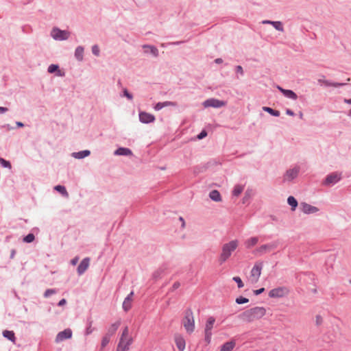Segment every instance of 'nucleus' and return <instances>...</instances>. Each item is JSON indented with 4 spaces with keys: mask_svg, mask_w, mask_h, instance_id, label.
Segmentation results:
<instances>
[{
    "mask_svg": "<svg viewBox=\"0 0 351 351\" xmlns=\"http://www.w3.org/2000/svg\"><path fill=\"white\" fill-rule=\"evenodd\" d=\"M274 21H269V20H265V21H263V24H270L272 25V23H274Z\"/></svg>",
    "mask_w": 351,
    "mask_h": 351,
    "instance_id": "64",
    "label": "nucleus"
},
{
    "mask_svg": "<svg viewBox=\"0 0 351 351\" xmlns=\"http://www.w3.org/2000/svg\"><path fill=\"white\" fill-rule=\"evenodd\" d=\"M263 268V264L256 263L251 270V278L252 281L256 282L258 280V278L261 274V270Z\"/></svg>",
    "mask_w": 351,
    "mask_h": 351,
    "instance_id": "12",
    "label": "nucleus"
},
{
    "mask_svg": "<svg viewBox=\"0 0 351 351\" xmlns=\"http://www.w3.org/2000/svg\"><path fill=\"white\" fill-rule=\"evenodd\" d=\"M302 211L306 215L316 213L319 211V208L316 206H312L306 202H302L300 204Z\"/></svg>",
    "mask_w": 351,
    "mask_h": 351,
    "instance_id": "14",
    "label": "nucleus"
},
{
    "mask_svg": "<svg viewBox=\"0 0 351 351\" xmlns=\"http://www.w3.org/2000/svg\"><path fill=\"white\" fill-rule=\"evenodd\" d=\"M133 343V339L129 335V329L125 326L122 331V334L119 339L117 351H128L130 345Z\"/></svg>",
    "mask_w": 351,
    "mask_h": 351,
    "instance_id": "3",
    "label": "nucleus"
},
{
    "mask_svg": "<svg viewBox=\"0 0 351 351\" xmlns=\"http://www.w3.org/2000/svg\"><path fill=\"white\" fill-rule=\"evenodd\" d=\"M235 302L238 304H242L248 302L249 300L243 296H240L236 298Z\"/></svg>",
    "mask_w": 351,
    "mask_h": 351,
    "instance_id": "41",
    "label": "nucleus"
},
{
    "mask_svg": "<svg viewBox=\"0 0 351 351\" xmlns=\"http://www.w3.org/2000/svg\"><path fill=\"white\" fill-rule=\"evenodd\" d=\"M57 293V290L55 289H47L44 294H43V296L45 298H49V296H51V295L53 294H56Z\"/></svg>",
    "mask_w": 351,
    "mask_h": 351,
    "instance_id": "38",
    "label": "nucleus"
},
{
    "mask_svg": "<svg viewBox=\"0 0 351 351\" xmlns=\"http://www.w3.org/2000/svg\"><path fill=\"white\" fill-rule=\"evenodd\" d=\"M1 128L6 129L7 130H13L14 128L12 127L10 124H4L1 126Z\"/></svg>",
    "mask_w": 351,
    "mask_h": 351,
    "instance_id": "53",
    "label": "nucleus"
},
{
    "mask_svg": "<svg viewBox=\"0 0 351 351\" xmlns=\"http://www.w3.org/2000/svg\"><path fill=\"white\" fill-rule=\"evenodd\" d=\"M64 75H65L64 72L60 71L59 69L57 70V71H56L57 76L63 77V76H64Z\"/></svg>",
    "mask_w": 351,
    "mask_h": 351,
    "instance_id": "56",
    "label": "nucleus"
},
{
    "mask_svg": "<svg viewBox=\"0 0 351 351\" xmlns=\"http://www.w3.org/2000/svg\"><path fill=\"white\" fill-rule=\"evenodd\" d=\"M15 254H16V250L12 249L11 250V253H10V258H12V259L14 258Z\"/></svg>",
    "mask_w": 351,
    "mask_h": 351,
    "instance_id": "60",
    "label": "nucleus"
},
{
    "mask_svg": "<svg viewBox=\"0 0 351 351\" xmlns=\"http://www.w3.org/2000/svg\"><path fill=\"white\" fill-rule=\"evenodd\" d=\"M120 325H121V320H118L116 322L112 324L111 326L108 329L106 335H108L110 337L114 335L115 334V332H117V329L119 328V327L120 326Z\"/></svg>",
    "mask_w": 351,
    "mask_h": 351,
    "instance_id": "25",
    "label": "nucleus"
},
{
    "mask_svg": "<svg viewBox=\"0 0 351 351\" xmlns=\"http://www.w3.org/2000/svg\"><path fill=\"white\" fill-rule=\"evenodd\" d=\"M143 48L145 49V53H150L154 57H158L159 55L158 49L154 45H144Z\"/></svg>",
    "mask_w": 351,
    "mask_h": 351,
    "instance_id": "21",
    "label": "nucleus"
},
{
    "mask_svg": "<svg viewBox=\"0 0 351 351\" xmlns=\"http://www.w3.org/2000/svg\"><path fill=\"white\" fill-rule=\"evenodd\" d=\"M110 336L108 335H105L102 339H101V349L104 348L108 344V343L110 342Z\"/></svg>",
    "mask_w": 351,
    "mask_h": 351,
    "instance_id": "34",
    "label": "nucleus"
},
{
    "mask_svg": "<svg viewBox=\"0 0 351 351\" xmlns=\"http://www.w3.org/2000/svg\"><path fill=\"white\" fill-rule=\"evenodd\" d=\"M84 47L82 46H77L74 52V56L75 59L79 61L82 62L84 60Z\"/></svg>",
    "mask_w": 351,
    "mask_h": 351,
    "instance_id": "22",
    "label": "nucleus"
},
{
    "mask_svg": "<svg viewBox=\"0 0 351 351\" xmlns=\"http://www.w3.org/2000/svg\"><path fill=\"white\" fill-rule=\"evenodd\" d=\"M287 293L285 287H278L270 290L269 296L272 298H282Z\"/></svg>",
    "mask_w": 351,
    "mask_h": 351,
    "instance_id": "13",
    "label": "nucleus"
},
{
    "mask_svg": "<svg viewBox=\"0 0 351 351\" xmlns=\"http://www.w3.org/2000/svg\"><path fill=\"white\" fill-rule=\"evenodd\" d=\"M93 328H92V322H90L88 323V326L86 328L85 335H89L90 334H91L93 332Z\"/></svg>",
    "mask_w": 351,
    "mask_h": 351,
    "instance_id": "44",
    "label": "nucleus"
},
{
    "mask_svg": "<svg viewBox=\"0 0 351 351\" xmlns=\"http://www.w3.org/2000/svg\"><path fill=\"white\" fill-rule=\"evenodd\" d=\"M278 245V241H273L267 244H264L257 247L254 252V254L258 256L264 255L265 254L276 249Z\"/></svg>",
    "mask_w": 351,
    "mask_h": 351,
    "instance_id": "6",
    "label": "nucleus"
},
{
    "mask_svg": "<svg viewBox=\"0 0 351 351\" xmlns=\"http://www.w3.org/2000/svg\"><path fill=\"white\" fill-rule=\"evenodd\" d=\"M3 336L8 339V340L11 341L12 342H14L15 341V339H16V337H15V335H14V332L12 330H4L3 332Z\"/></svg>",
    "mask_w": 351,
    "mask_h": 351,
    "instance_id": "30",
    "label": "nucleus"
},
{
    "mask_svg": "<svg viewBox=\"0 0 351 351\" xmlns=\"http://www.w3.org/2000/svg\"><path fill=\"white\" fill-rule=\"evenodd\" d=\"M138 116L139 121L143 123H150L155 121V117L146 112H140Z\"/></svg>",
    "mask_w": 351,
    "mask_h": 351,
    "instance_id": "16",
    "label": "nucleus"
},
{
    "mask_svg": "<svg viewBox=\"0 0 351 351\" xmlns=\"http://www.w3.org/2000/svg\"><path fill=\"white\" fill-rule=\"evenodd\" d=\"M232 280L237 284L239 288L243 287L244 285L240 277L234 276L233 277Z\"/></svg>",
    "mask_w": 351,
    "mask_h": 351,
    "instance_id": "42",
    "label": "nucleus"
},
{
    "mask_svg": "<svg viewBox=\"0 0 351 351\" xmlns=\"http://www.w3.org/2000/svg\"><path fill=\"white\" fill-rule=\"evenodd\" d=\"M54 189L60 193L64 196L67 197L69 195L65 186L62 185H57L54 187Z\"/></svg>",
    "mask_w": 351,
    "mask_h": 351,
    "instance_id": "33",
    "label": "nucleus"
},
{
    "mask_svg": "<svg viewBox=\"0 0 351 351\" xmlns=\"http://www.w3.org/2000/svg\"><path fill=\"white\" fill-rule=\"evenodd\" d=\"M162 104H163V108L167 107V106H177L176 102L169 101L162 102Z\"/></svg>",
    "mask_w": 351,
    "mask_h": 351,
    "instance_id": "48",
    "label": "nucleus"
},
{
    "mask_svg": "<svg viewBox=\"0 0 351 351\" xmlns=\"http://www.w3.org/2000/svg\"><path fill=\"white\" fill-rule=\"evenodd\" d=\"M250 197V192L247 191L245 193V197H243V202L245 200Z\"/></svg>",
    "mask_w": 351,
    "mask_h": 351,
    "instance_id": "59",
    "label": "nucleus"
},
{
    "mask_svg": "<svg viewBox=\"0 0 351 351\" xmlns=\"http://www.w3.org/2000/svg\"><path fill=\"white\" fill-rule=\"evenodd\" d=\"M207 136V132L205 130H202L198 135L197 138L198 139H202L205 138Z\"/></svg>",
    "mask_w": 351,
    "mask_h": 351,
    "instance_id": "49",
    "label": "nucleus"
},
{
    "mask_svg": "<svg viewBox=\"0 0 351 351\" xmlns=\"http://www.w3.org/2000/svg\"><path fill=\"white\" fill-rule=\"evenodd\" d=\"M244 186L241 184H236L232 190V195L238 197L243 191Z\"/></svg>",
    "mask_w": 351,
    "mask_h": 351,
    "instance_id": "31",
    "label": "nucleus"
},
{
    "mask_svg": "<svg viewBox=\"0 0 351 351\" xmlns=\"http://www.w3.org/2000/svg\"><path fill=\"white\" fill-rule=\"evenodd\" d=\"M16 125L18 128H23L24 126V124L21 121H16Z\"/></svg>",
    "mask_w": 351,
    "mask_h": 351,
    "instance_id": "62",
    "label": "nucleus"
},
{
    "mask_svg": "<svg viewBox=\"0 0 351 351\" xmlns=\"http://www.w3.org/2000/svg\"><path fill=\"white\" fill-rule=\"evenodd\" d=\"M341 178V173L335 171L326 176L325 180L322 182V184L326 186H332L339 182Z\"/></svg>",
    "mask_w": 351,
    "mask_h": 351,
    "instance_id": "8",
    "label": "nucleus"
},
{
    "mask_svg": "<svg viewBox=\"0 0 351 351\" xmlns=\"http://www.w3.org/2000/svg\"><path fill=\"white\" fill-rule=\"evenodd\" d=\"M90 263V258H84L82 259V261L80 262V265H78L77 268V274L81 276L88 269Z\"/></svg>",
    "mask_w": 351,
    "mask_h": 351,
    "instance_id": "18",
    "label": "nucleus"
},
{
    "mask_svg": "<svg viewBox=\"0 0 351 351\" xmlns=\"http://www.w3.org/2000/svg\"><path fill=\"white\" fill-rule=\"evenodd\" d=\"M215 322V318L214 317H209L205 326L204 329V333H205V337L204 340L205 341L209 344L211 341V337H212V329L213 328V325Z\"/></svg>",
    "mask_w": 351,
    "mask_h": 351,
    "instance_id": "9",
    "label": "nucleus"
},
{
    "mask_svg": "<svg viewBox=\"0 0 351 351\" xmlns=\"http://www.w3.org/2000/svg\"><path fill=\"white\" fill-rule=\"evenodd\" d=\"M72 330L70 328H66L64 330L59 332L56 337V342L60 343L66 339H71L72 337Z\"/></svg>",
    "mask_w": 351,
    "mask_h": 351,
    "instance_id": "11",
    "label": "nucleus"
},
{
    "mask_svg": "<svg viewBox=\"0 0 351 351\" xmlns=\"http://www.w3.org/2000/svg\"><path fill=\"white\" fill-rule=\"evenodd\" d=\"M184 43V41L180 40V41L171 42V43H169L168 45H181V44H182Z\"/></svg>",
    "mask_w": 351,
    "mask_h": 351,
    "instance_id": "54",
    "label": "nucleus"
},
{
    "mask_svg": "<svg viewBox=\"0 0 351 351\" xmlns=\"http://www.w3.org/2000/svg\"><path fill=\"white\" fill-rule=\"evenodd\" d=\"M59 69V66L58 64H51L48 66L47 71L49 73H53L57 71Z\"/></svg>",
    "mask_w": 351,
    "mask_h": 351,
    "instance_id": "39",
    "label": "nucleus"
},
{
    "mask_svg": "<svg viewBox=\"0 0 351 351\" xmlns=\"http://www.w3.org/2000/svg\"><path fill=\"white\" fill-rule=\"evenodd\" d=\"M162 273V269H158V270H156V271L153 274V278H154V279L160 278L161 277Z\"/></svg>",
    "mask_w": 351,
    "mask_h": 351,
    "instance_id": "46",
    "label": "nucleus"
},
{
    "mask_svg": "<svg viewBox=\"0 0 351 351\" xmlns=\"http://www.w3.org/2000/svg\"><path fill=\"white\" fill-rule=\"evenodd\" d=\"M265 291V288H261L254 291V294L256 295H260Z\"/></svg>",
    "mask_w": 351,
    "mask_h": 351,
    "instance_id": "52",
    "label": "nucleus"
},
{
    "mask_svg": "<svg viewBox=\"0 0 351 351\" xmlns=\"http://www.w3.org/2000/svg\"><path fill=\"white\" fill-rule=\"evenodd\" d=\"M162 108H163L162 102H158L154 106V109L157 111L161 110Z\"/></svg>",
    "mask_w": 351,
    "mask_h": 351,
    "instance_id": "50",
    "label": "nucleus"
},
{
    "mask_svg": "<svg viewBox=\"0 0 351 351\" xmlns=\"http://www.w3.org/2000/svg\"><path fill=\"white\" fill-rule=\"evenodd\" d=\"M286 114L287 115H289V116H294L295 115L294 112L293 110H291V109H287Z\"/></svg>",
    "mask_w": 351,
    "mask_h": 351,
    "instance_id": "57",
    "label": "nucleus"
},
{
    "mask_svg": "<svg viewBox=\"0 0 351 351\" xmlns=\"http://www.w3.org/2000/svg\"><path fill=\"white\" fill-rule=\"evenodd\" d=\"M121 96L125 97L129 100H132L133 99V95L129 93L126 88L123 90V95Z\"/></svg>",
    "mask_w": 351,
    "mask_h": 351,
    "instance_id": "43",
    "label": "nucleus"
},
{
    "mask_svg": "<svg viewBox=\"0 0 351 351\" xmlns=\"http://www.w3.org/2000/svg\"><path fill=\"white\" fill-rule=\"evenodd\" d=\"M91 51L93 55L95 56H99L100 55V49L97 45H94L91 47Z\"/></svg>",
    "mask_w": 351,
    "mask_h": 351,
    "instance_id": "40",
    "label": "nucleus"
},
{
    "mask_svg": "<svg viewBox=\"0 0 351 351\" xmlns=\"http://www.w3.org/2000/svg\"><path fill=\"white\" fill-rule=\"evenodd\" d=\"M235 345L234 341H227L221 346L220 351H232Z\"/></svg>",
    "mask_w": 351,
    "mask_h": 351,
    "instance_id": "26",
    "label": "nucleus"
},
{
    "mask_svg": "<svg viewBox=\"0 0 351 351\" xmlns=\"http://www.w3.org/2000/svg\"><path fill=\"white\" fill-rule=\"evenodd\" d=\"M66 300L64 298H63L59 301V302L58 303V306H62L66 304Z\"/></svg>",
    "mask_w": 351,
    "mask_h": 351,
    "instance_id": "55",
    "label": "nucleus"
},
{
    "mask_svg": "<svg viewBox=\"0 0 351 351\" xmlns=\"http://www.w3.org/2000/svg\"><path fill=\"white\" fill-rule=\"evenodd\" d=\"M276 88L280 93H282V95L285 97L292 99L293 101H295L298 99V97L297 94L295 92H293L292 90L285 89L280 86H277Z\"/></svg>",
    "mask_w": 351,
    "mask_h": 351,
    "instance_id": "17",
    "label": "nucleus"
},
{
    "mask_svg": "<svg viewBox=\"0 0 351 351\" xmlns=\"http://www.w3.org/2000/svg\"><path fill=\"white\" fill-rule=\"evenodd\" d=\"M77 262H78V258L77 257H75V258H73L71 260V264L73 265H76Z\"/></svg>",
    "mask_w": 351,
    "mask_h": 351,
    "instance_id": "61",
    "label": "nucleus"
},
{
    "mask_svg": "<svg viewBox=\"0 0 351 351\" xmlns=\"http://www.w3.org/2000/svg\"><path fill=\"white\" fill-rule=\"evenodd\" d=\"M35 239V236L34 234L32 233H29L27 235H26L23 239V242L25 243H32L34 241Z\"/></svg>",
    "mask_w": 351,
    "mask_h": 351,
    "instance_id": "36",
    "label": "nucleus"
},
{
    "mask_svg": "<svg viewBox=\"0 0 351 351\" xmlns=\"http://www.w3.org/2000/svg\"><path fill=\"white\" fill-rule=\"evenodd\" d=\"M258 242V238L257 237H253L247 239L244 244L247 249H250L256 245Z\"/></svg>",
    "mask_w": 351,
    "mask_h": 351,
    "instance_id": "27",
    "label": "nucleus"
},
{
    "mask_svg": "<svg viewBox=\"0 0 351 351\" xmlns=\"http://www.w3.org/2000/svg\"><path fill=\"white\" fill-rule=\"evenodd\" d=\"M8 111V108L6 107H0V114L5 113Z\"/></svg>",
    "mask_w": 351,
    "mask_h": 351,
    "instance_id": "58",
    "label": "nucleus"
},
{
    "mask_svg": "<svg viewBox=\"0 0 351 351\" xmlns=\"http://www.w3.org/2000/svg\"><path fill=\"white\" fill-rule=\"evenodd\" d=\"M50 36L55 40L63 41L69 38L71 33L67 30H62L57 27H54L50 32Z\"/></svg>",
    "mask_w": 351,
    "mask_h": 351,
    "instance_id": "5",
    "label": "nucleus"
},
{
    "mask_svg": "<svg viewBox=\"0 0 351 351\" xmlns=\"http://www.w3.org/2000/svg\"><path fill=\"white\" fill-rule=\"evenodd\" d=\"M226 105V102L215 98H210L205 100L203 102V106L205 108L213 107L219 108Z\"/></svg>",
    "mask_w": 351,
    "mask_h": 351,
    "instance_id": "10",
    "label": "nucleus"
},
{
    "mask_svg": "<svg viewBox=\"0 0 351 351\" xmlns=\"http://www.w3.org/2000/svg\"><path fill=\"white\" fill-rule=\"evenodd\" d=\"M182 324L189 334L192 333L195 330V320L191 308L184 312V317L182 319Z\"/></svg>",
    "mask_w": 351,
    "mask_h": 351,
    "instance_id": "4",
    "label": "nucleus"
},
{
    "mask_svg": "<svg viewBox=\"0 0 351 351\" xmlns=\"http://www.w3.org/2000/svg\"><path fill=\"white\" fill-rule=\"evenodd\" d=\"M266 313V309L262 306H256L243 311L238 317L245 322H252L262 318Z\"/></svg>",
    "mask_w": 351,
    "mask_h": 351,
    "instance_id": "1",
    "label": "nucleus"
},
{
    "mask_svg": "<svg viewBox=\"0 0 351 351\" xmlns=\"http://www.w3.org/2000/svg\"><path fill=\"white\" fill-rule=\"evenodd\" d=\"M0 165L4 168H8L9 169L12 168L10 162L5 160L3 158H0Z\"/></svg>",
    "mask_w": 351,
    "mask_h": 351,
    "instance_id": "37",
    "label": "nucleus"
},
{
    "mask_svg": "<svg viewBox=\"0 0 351 351\" xmlns=\"http://www.w3.org/2000/svg\"><path fill=\"white\" fill-rule=\"evenodd\" d=\"M239 241L237 239L232 240L222 245L221 252L219 257V263L220 265L224 263L232 255V253L237 248Z\"/></svg>",
    "mask_w": 351,
    "mask_h": 351,
    "instance_id": "2",
    "label": "nucleus"
},
{
    "mask_svg": "<svg viewBox=\"0 0 351 351\" xmlns=\"http://www.w3.org/2000/svg\"><path fill=\"white\" fill-rule=\"evenodd\" d=\"M235 71L237 74H239L241 76H243L244 75L243 67L240 65L235 66Z\"/></svg>",
    "mask_w": 351,
    "mask_h": 351,
    "instance_id": "45",
    "label": "nucleus"
},
{
    "mask_svg": "<svg viewBox=\"0 0 351 351\" xmlns=\"http://www.w3.org/2000/svg\"><path fill=\"white\" fill-rule=\"evenodd\" d=\"M114 154L116 156H131L132 155V152L127 147H119L114 151Z\"/></svg>",
    "mask_w": 351,
    "mask_h": 351,
    "instance_id": "23",
    "label": "nucleus"
},
{
    "mask_svg": "<svg viewBox=\"0 0 351 351\" xmlns=\"http://www.w3.org/2000/svg\"><path fill=\"white\" fill-rule=\"evenodd\" d=\"M263 111L267 112L269 114H270L271 115L274 116V117H279L280 114V111L274 110L270 107L265 106L263 108Z\"/></svg>",
    "mask_w": 351,
    "mask_h": 351,
    "instance_id": "32",
    "label": "nucleus"
},
{
    "mask_svg": "<svg viewBox=\"0 0 351 351\" xmlns=\"http://www.w3.org/2000/svg\"><path fill=\"white\" fill-rule=\"evenodd\" d=\"M133 295H134V292L132 291L124 299V301L122 304V307H123V309L124 310V311H125V312L128 311L132 307V300Z\"/></svg>",
    "mask_w": 351,
    "mask_h": 351,
    "instance_id": "20",
    "label": "nucleus"
},
{
    "mask_svg": "<svg viewBox=\"0 0 351 351\" xmlns=\"http://www.w3.org/2000/svg\"><path fill=\"white\" fill-rule=\"evenodd\" d=\"M287 203L291 206V209L292 211L295 210L296 208L298 206V202L293 196H289L287 198Z\"/></svg>",
    "mask_w": 351,
    "mask_h": 351,
    "instance_id": "29",
    "label": "nucleus"
},
{
    "mask_svg": "<svg viewBox=\"0 0 351 351\" xmlns=\"http://www.w3.org/2000/svg\"><path fill=\"white\" fill-rule=\"evenodd\" d=\"M174 340L178 350L184 351L186 347V341L183 336L176 333L174 335Z\"/></svg>",
    "mask_w": 351,
    "mask_h": 351,
    "instance_id": "15",
    "label": "nucleus"
},
{
    "mask_svg": "<svg viewBox=\"0 0 351 351\" xmlns=\"http://www.w3.org/2000/svg\"><path fill=\"white\" fill-rule=\"evenodd\" d=\"M324 77L322 78L318 79L317 82L321 85H324L326 86H333V87H342L347 84V83H340V82H332L329 80H324Z\"/></svg>",
    "mask_w": 351,
    "mask_h": 351,
    "instance_id": "19",
    "label": "nucleus"
},
{
    "mask_svg": "<svg viewBox=\"0 0 351 351\" xmlns=\"http://www.w3.org/2000/svg\"><path fill=\"white\" fill-rule=\"evenodd\" d=\"M90 152L88 149L80 151L77 152H73L71 156L76 159H82L90 156Z\"/></svg>",
    "mask_w": 351,
    "mask_h": 351,
    "instance_id": "24",
    "label": "nucleus"
},
{
    "mask_svg": "<svg viewBox=\"0 0 351 351\" xmlns=\"http://www.w3.org/2000/svg\"><path fill=\"white\" fill-rule=\"evenodd\" d=\"M272 26L278 31L284 32V27L281 21H274Z\"/></svg>",
    "mask_w": 351,
    "mask_h": 351,
    "instance_id": "35",
    "label": "nucleus"
},
{
    "mask_svg": "<svg viewBox=\"0 0 351 351\" xmlns=\"http://www.w3.org/2000/svg\"><path fill=\"white\" fill-rule=\"evenodd\" d=\"M209 197L215 202H220L221 200V196L220 193L217 190H213L209 193Z\"/></svg>",
    "mask_w": 351,
    "mask_h": 351,
    "instance_id": "28",
    "label": "nucleus"
},
{
    "mask_svg": "<svg viewBox=\"0 0 351 351\" xmlns=\"http://www.w3.org/2000/svg\"><path fill=\"white\" fill-rule=\"evenodd\" d=\"M215 62L216 64H221V63H222V62H223V60H222L221 58H216V59L215 60Z\"/></svg>",
    "mask_w": 351,
    "mask_h": 351,
    "instance_id": "63",
    "label": "nucleus"
},
{
    "mask_svg": "<svg viewBox=\"0 0 351 351\" xmlns=\"http://www.w3.org/2000/svg\"><path fill=\"white\" fill-rule=\"evenodd\" d=\"M180 286V283L179 282H176L173 283L172 288L171 289V291L178 289Z\"/></svg>",
    "mask_w": 351,
    "mask_h": 351,
    "instance_id": "51",
    "label": "nucleus"
},
{
    "mask_svg": "<svg viewBox=\"0 0 351 351\" xmlns=\"http://www.w3.org/2000/svg\"><path fill=\"white\" fill-rule=\"evenodd\" d=\"M300 171V167L298 165L287 169L282 177L283 182H291L293 181L298 176Z\"/></svg>",
    "mask_w": 351,
    "mask_h": 351,
    "instance_id": "7",
    "label": "nucleus"
},
{
    "mask_svg": "<svg viewBox=\"0 0 351 351\" xmlns=\"http://www.w3.org/2000/svg\"><path fill=\"white\" fill-rule=\"evenodd\" d=\"M323 322V319L321 315H317L315 317V324L317 326H320Z\"/></svg>",
    "mask_w": 351,
    "mask_h": 351,
    "instance_id": "47",
    "label": "nucleus"
}]
</instances>
